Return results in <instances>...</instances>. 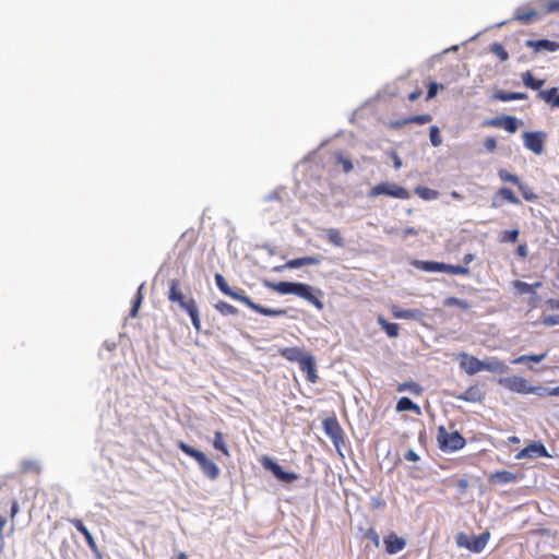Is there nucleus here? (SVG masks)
I'll return each mask as SVG.
<instances>
[{"label":"nucleus","instance_id":"f257e3e1","mask_svg":"<svg viewBox=\"0 0 559 559\" xmlns=\"http://www.w3.org/2000/svg\"><path fill=\"white\" fill-rule=\"evenodd\" d=\"M437 440L439 448L444 452H454L462 449L466 441L459 431L449 432L445 427L438 428Z\"/></svg>","mask_w":559,"mask_h":559},{"label":"nucleus","instance_id":"f03ea898","mask_svg":"<svg viewBox=\"0 0 559 559\" xmlns=\"http://www.w3.org/2000/svg\"><path fill=\"white\" fill-rule=\"evenodd\" d=\"M235 300H239L242 304L247 305L250 309L253 311L266 316V317H284L287 314V309H273L263 307L259 304L253 302L249 296L246 295V293L242 289L235 290L233 289L231 293L228 295Z\"/></svg>","mask_w":559,"mask_h":559},{"label":"nucleus","instance_id":"7ed1b4c3","mask_svg":"<svg viewBox=\"0 0 559 559\" xmlns=\"http://www.w3.org/2000/svg\"><path fill=\"white\" fill-rule=\"evenodd\" d=\"M490 534L488 532L481 533L478 536L469 537L464 533H459L455 536V540L459 547H464L472 552H480L486 547L489 540Z\"/></svg>","mask_w":559,"mask_h":559},{"label":"nucleus","instance_id":"20e7f679","mask_svg":"<svg viewBox=\"0 0 559 559\" xmlns=\"http://www.w3.org/2000/svg\"><path fill=\"white\" fill-rule=\"evenodd\" d=\"M417 265L425 272H444L455 275H466L469 273V269L467 266L452 265L443 262L418 261Z\"/></svg>","mask_w":559,"mask_h":559},{"label":"nucleus","instance_id":"39448f33","mask_svg":"<svg viewBox=\"0 0 559 559\" xmlns=\"http://www.w3.org/2000/svg\"><path fill=\"white\" fill-rule=\"evenodd\" d=\"M385 194L395 199L407 200L411 198V193L403 187L391 182H381L374 186L368 193L369 198Z\"/></svg>","mask_w":559,"mask_h":559},{"label":"nucleus","instance_id":"423d86ee","mask_svg":"<svg viewBox=\"0 0 559 559\" xmlns=\"http://www.w3.org/2000/svg\"><path fill=\"white\" fill-rule=\"evenodd\" d=\"M323 295L321 289L314 288L309 284L300 283L296 293V296L302 298L308 301L310 305L314 306L318 310H322L324 305L321 300V296Z\"/></svg>","mask_w":559,"mask_h":559},{"label":"nucleus","instance_id":"0eeeda50","mask_svg":"<svg viewBox=\"0 0 559 559\" xmlns=\"http://www.w3.org/2000/svg\"><path fill=\"white\" fill-rule=\"evenodd\" d=\"M262 466L270 471L274 477L282 483L289 484L298 479V475L296 473L285 472L282 466L271 457L264 456L262 460Z\"/></svg>","mask_w":559,"mask_h":559},{"label":"nucleus","instance_id":"6e6552de","mask_svg":"<svg viewBox=\"0 0 559 559\" xmlns=\"http://www.w3.org/2000/svg\"><path fill=\"white\" fill-rule=\"evenodd\" d=\"M545 138L546 134L542 131L523 132L524 146L537 155L544 152Z\"/></svg>","mask_w":559,"mask_h":559},{"label":"nucleus","instance_id":"1a4fd4ad","mask_svg":"<svg viewBox=\"0 0 559 559\" xmlns=\"http://www.w3.org/2000/svg\"><path fill=\"white\" fill-rule=\"evenodd\" d=\"M499 383L506 389L518 393H533L535 388L531 386L522 377L513 376L499 379Z\"/></svg>","mask_w":559,"mask_h":559},{"label":"nucleus","instance_id":"9d476101","mask_svg":"<svg viewBox=\"0 0 559 559\" xmlns=\"http://www.w3.org/2000/svg\"><path fill=\"white\" fill-rule=\"evenodd\" d=\"M323 429L335 447L343 443V429L335 417L325 418L323 420Z\"/></svg>","mask_w":559,"mask_h":559},{"label":"nucleus","instance_id":"9b49d317","mask_svg":"<svg viewBox=\"0 0 559 559\" xmlns=\"http://www.w3.org/2000/svg\"><path fill=\"white\" fill-rule=\"evenodd\" d=\"M549 454L547 449L542 442H533L525 447L523 450L519 452L516 455L518 459L528 457V459H537V457H548Z\"/></svg>","mask_w":559,"mask_h":559},{"label":"nucleus","instance_id":"f8f14e48","mask_svg":"<svg viewBox=\"0 0 559 559\" xmlns=\"http://www.w3.org/2000/svg\"><path fill=\"white\" fill-rule=\"evenodd\" d=\"M198 464H199V467L200 469L202 471V473L211 480H215L218 478L219 474H221V469L219 467L212 461L210 460L206 454L204 456H202V459H200L198 461Z\"/></svg>","mask_w":559,"mask_h":559},{"label":"nucleus","instance_id":"ddd939ff","mask_svg":"<svg viewBox=\"0 0 559 559\" xmlns=\"http://www.w3.org/2000/svg\"><path fill=\"white\" fill-rule=\"evenodd\" d=\"M461 358L460 365L466 373L472 376L483 370V360L474 356H468L466 353H462Z\"/></svg>","mask_w":559,"mask_h":559},{"label":"nucleus","instance_id":"4468645a","mask_svg":"<svg viewBox=\"0 0 559 559\" xmlns=\"http://www.w3.org/2000/svg\"><path fill=\"white\" fill-rule=\"evenodd\" d=\"M525 45L527 47L534 48V50L536 52H540V51L555 52V51L559 50V43L549 40V39H538V40L528 39V40H526Z\"/></svg>","mask_w":559,"mask_h":559},{"label":"nucleus","instance_id":"2eb2a0df","mask_svg":"<svg viewBox=\"0 0 559 559\" xmlns=\"http://www.w3.org/2000/svg\"><path fill=\"white\" fill-rule=\"evenodd\" d=\"M70 522L83 535L91 550L99 557L100 554L98 551L95 539L91 532L87 530V527L84 525V523L79 519H73Z\"/></svg>","mask_w":559,"mask_h":559},{"label":"nucleus","instance_id":"dca6fc26","mask_svg":"<svg viewBox=\"0 0 559 559\" xmlns=\"http://www.w3.org/2000/svg\"><path fill=\"white\" fill-rule=\"evenodd\" d=\"M456 400L465 401V402H481L484 399V393L478 385H472L466 389L464 392L460 394L453 395Z\"/></svg>","mask_w":559,"mask_h":559},{"label":"nucleus","instance_id":"f3484780","mask_svg":"<svg viewBox=\"0 0 559 559\" xmlns=\"http://www.w3.org/2000/svg\"><path fill=\"white\" fill-rule=\"evenodd\" d=\"M299 282H278V283H271L266 282L265 286L282 294V295H296Z\"/></svg>","mask_w":559,"mask_h":559},{"label":"nucleus","instance_id":"a211bd4d","mask_svg":"<svg viewBox=\"0 0 559 559\" xmlns=\"http://www.w3.org/2000/svg\"><path fill=\"white\" fill-rule=\"evenodd\" d=\"M385 550L390 555H394L403 550L406 546V542L404 538L396 536L395 534H390L384 538Z\"/></svg>","mask_w":559,"mask_h":559},{"label":"nucleus","instance_id":"6ab92c4d","mask_svg":"<svg viewBox=\"0 0 559 559\" xmlns=\"http://www.w3.org/2000/svg\"><path fill=\"white\" fill-rule=\"evenodd\" d=\"M391 312L395 319L402 320H418L421 317V311L418 309H403L397 306H393Z\"/></svg>","mask_w":559,"mask_h":559},{"label":"nucleus","instance_id":"aec40b11","mask_svg":"<svg viewBox=\"0 0 559 559\" xmlns=\"http://www.w3.org/2000/svg\"><path fill=\"white\" fill-rule=\"evenodd\" d=\"M320 262H321V259L319 257L309 255V257H302V258L289 260L286 262L284 267L299 269L305 265H318V264H320Z\"/></svg>","mask_w":559,"mask_h":559},{"label":"nucleus","instance_id":"412c9836","mask_svg":"<svg viewBox=\"0 0 559 559\" xmlns=\"http://www.w3.org/2000/svg\"><path fill=\"white\" fill-rule=\"evenodd\" d=\"M528 95L521 92H507L499 90L492 94V98L500 102L527 99Z\"/></svg>","mask_w":559,"mask_h":559},{"label":"nucleus","instance_id":"4be33fe9","mask_svg":"<svg viewBox=\"0 0 559 559\" xmlns=\"http://www.w3.org/2000/svg\"><path fill=\"white\" fill-rule=\"evenodd\" d=\"M432 120V117L428 114L409 116L393 123V127L400 128L409 123L426 124Z\"/></svg>","mask_w":559,"mask_h":559},{"label":"nucleus","instance_id":"5701e85b","mask_svg":"<svg viewBox=\"0 0 559 559\" xmlns=\"http://www.w3.org/2000/svg\"><path fill=\"white\" fill-rule=\"evenodd\" d=\"M537 97L547 104H550L552 107H559V90L557 87L542 90L538 92Z\"/></svg>","mask_w":559,"mask_h":559},{"label":"nucleus","instance_id":"b1692460","mask_svg":"<svg viewBox=\"0 0 559 559\" xmlns=\"http://www.w3.org/2000/svg\"><path fill=\"white\" fill-rule=\"evenodd\" d=\"M186 299L183 293L179 288L178 280H171L169 282L168 300L170 302L180 304Z\"/></svg>","mask_w":559,"mask_h":559},{"label":"nucleus","instance_id":"393cba45","mask_svg":"<svg viewBox=\"0 0 559 559\" xmlns=\"http://www.w3.org/2000/svg\"><path fill=\"white\" fill-rule=\"evenodd\" d=\"M301 369L307 372V380L311 383L317 381L316 364L311 356L305 357L301 360Z\"/></svg>","mask_w":559,"mask_h":559},{"label":"nucleus","instance_id":"a878e982","mask_svg":"<svg viewBox=\"0 0 559 559\" xmlns=\"http://www.w3.org/2000/svg\"><path fill=\"white\" fill-rule=\"evenodd\" d=\"M397 412H414L416 414H420V407L414 403L409 397L403 396L397 401L396 404Z\"/></svg>","mask_w":559,"mask_h":559},{"label":"nucleus","instance_id":"bb28decb","mask_svg":"<svg viewBox=\"0 0 559 559\" xmlns=\"http://www.w3.org/2000/svg\"><path fill=\"white\" fill-rule=\"evenodd\" d=\"M523 84L534 91H538L545 84V80L536 79L530 71L522 73Z\"/></svg>","mask_w":559,"mask_h":559},{"label":"nucleus","instance_id":"cd10ccee","mask_svg":"<svg viewBox=\"0 0 559 559\" xmlns=\"http://www.w3.org/2000/svg\"><path fill=\"white\" fill-rule=\"evenodd\" d=\"M281 356L286 358L289 361H299L305 358L302 357V350L298 347H285L280 350Z\"/></svg>","mask_w":559,"mask_h":559},{"label":"nucleus","instance_id":"c85d7f7f","mask_svg":"<svg viewBox=\"0 0 559 559\" xmlns=\"http://www.w3.org/2000/svg\"><path fill=\"white\" fill-rule=\"evenodd\" d=\"M377 321L389 337H396L399 335V324L386 321L382 316H379Z\"/></svg>","mask_w":559,"mask_h":559},{"label":"nucleus","instance_id":"c756f323","mask_svg":"<svg viewBox=\"0 0 559 559\" xmlns=\"http://www.w3.org/2000/svg\"><path fill=\"white\" fill-rule=\"evenodd\" d=\"M515 474L509 471H500L491 475V480L496 484H510L515 481Z\"/></svg>","mask_w":559,"mask_h":559},{"label":"nucleus","instance_id":"7c9ffc66","mask_svg":"<svg viewBox=\"0 0 559 559\" xmlns=\"http://www.w3.org/2000/svg\"><path fill=\"white\" fill-rule=\"evenodd\" d=\"M537 15V11L535 9H531L527 12H522L521 8H518L514 12L513 19L519 21L522 25H528L532 22V19Z\"/></svg>","mask_w":559,"mask_h":559},{"label":"nucleus","instance_id":"2f4dec72","mask_svg":"<svg viewBox=\"0 0 559 559\" xmlns=\"http://www.w3.org/2000/svg\"><path fill=\"white\" fill-rule=\"evenodd\" d=\"M483 370L503 373L508 370V367L503 361L499 359H491L488 361H483Z\"/></svg>","mask_w":559,"mask_h":559},{"label":"nucleus","instance_id":"473e14b6","mask_svg":"<svg viewBox=\"0 0 559 559\" xmlns=\"http://www.w3.org/2000/svg\"><path fill=\"white\" fill-rule=\"evenodd\" d=\"M404 391H408L414 395H420L423 392V388L417 382L406 381V382L400 383L397 385V392H404Z\"/></svg>","mask_w":559,"mask_h":559},{"label":"nucleus","instance_id":"72a5a7b5","mask_svg":"<svg viewBox=\"0 0 559 559\" xmlns=\"http://www.w3.org/2000/svg\"><path fill=\"white\" fill-rule=\"evenodd\" d=\"M325 233H326V239L329 240V242H331L335 247H340V248L344 247V239H343L341 233L338 231V229L329 228L325 230Z\"/></svg>","mask_w":559,"mask_h":559},{"label":"nucleus","instance_id":"f704fd0d","mask_svg":"<svg viewBox=\"0 0 559 559\" xmlns=\"http://www.w3.org/2000/svg\"><path fill=\"white\" fill-rule=\"evenodd\" d=\"M520 120L513 116H503L502 129L509 133H515L519 129Z\"/></svg>","mask_w":559,"mask_h":559},{"label":"nucleus","instance_id":"c9c22d12","mask_svg":"<svg viewBox=\"0 0 559 559\" xmlns=\"http://www.w3.org/2000/svg\"><path fill=\"white\" fill-rule=\"evenodd\" d=\"M415 192L421 199L427 201L436 200L439 195L438 191L421 186L416 187Z\"/></svg>","mask_w":559,"mask_h":559},{"label":"nucleus","instance_id":"e433bc0d","mask_svg":"<svg viewBox=\"0 0 559 559\" xmlns=\"http://www.w3.org/2000/svg\"><path fill=\"white\" fill-rule=\"evenodd\" d=\"M144 285H145V283H142L139 286V288H138L135 298L133 300L132 308L130 310V317H132V318H135L138 316L139 308H140V306L142 304V300H143V288H144Z\"/></svg>","mask_w":559,"mask_h":559},{"label":"nucleus","instance_id":"4c0bfd02","mask_svg":"<svg viewBox=\"0 0 559 559\" xmlns=\"http://www.w3.org/2000/svg\"><path fill=\"white\" fill-rule=\"evenodd\" d=\"M213 447H214V449L221 451L225 455H227V456L229 455L228 448L224 441V436L221 431H216L214 433Z\"/></svg>","mask_w":559,"mask_h":559},{"label":"nucleus","instance_id":"58836bf2","mask_svg":"<svg viewBox=\"0 0 559 559\" xmlns=\"http://www.w3.org/2000/svg\"><path fill=\"white\" fill-rule=\"evenodd\" d=\"M215 309L222 313L223 316H229V314H237L238 309L234 307L233 305H229L225 301L219 300L215 304Z\"/></svg>","mask_w":559,"mask_h":559},{"label":"nucleus","instance_id":"ea45409f","mask_svg":"<svg viewBox=\"0 0 559 559\" xmlns=\"http://www.w3.org/2000/svg\"><path fill=\"white\" fill-rule=\"evenodd\" d=\"M498 194L503 198L506 201L512 204H520L519 198L514 194V192L507 187H502L498 190Z\"/></svg>","mask_w":559,"mask_h":559},{"label":"nucleus","instance_id":"a19ab883","mask_svg":"<svg viewBox=\"0 0 559 559\" xmlns=\"http://www.w3.org/2000/svg\"><path fill=\"white\" fill-rule=\"evenodd\" d=\"M490 51L496 55L501 61L509 59V53L500 43H493L490 45Z\"/></svg>","mask_w":559,"mask_h":559},{"label":"nucleus","instance_id":"79ce46f5","mask_svg":"<svg viewBox=\"0 0 559 559\" xmlns=\"http://www.w3.org/2000/svg\"><path fill=\"white\" fill-rule=\"evenodd\" d=\"M443 305L447 307H453L456 306L463 310H466L469 308L468 302L465 299H460L456 297H448L444 299Z\"/></svg>","mask_w":559,"mask_h":559},{"label":"nucleus","instance_id":"37998d69","mask_svg":"<svg viewBox=\"0 0 559 559\" xmlns=\"http://www.w3.org/2000/svg\"><path fill=\"white\" fill-rule=\"evenodd\" d=\"M215 283H216V286L218 287V289L223 294L228 296L231 293L233 288L228 285L225 277L222 274H219V273L215 274Z\"/></svg>","mask_w":559,"mask_h":559},{"label":"nucleus","instance_id":"c03bdc74","mask_svg":"<svg viewBox=\"0 0 559 559\" xmlns=\"http://www.w3.org/2000/svg\"><path fill=\"white\" fill-rule=\"evenodd\" d=\"M518 188L526 201L533 202V201L537 200V194L527 185L520 181V185H518Z\"/></svg>","mask_w":559,"mask_h":559},{"label":"nucleus","instance_id":"a18cd8bd","mask_svg":"<svg viewBox=\"0 0 559 559\" xmlns=\"http://www.w3.org/2000/svg\"><path fill=\"white\" fill-rule=\"evenodd\" d=\"M498 176L502 181L512 182L516 186L520 185V181H521L516 175H513L506 169H499Z\"/></svg>","mask_w":559,"mask_h":559},{"label":"nucleus","instance_id":"49530a36","mask_svg":"<svg viewBox=\"0 0 559 559\" xmlns=\"http://www.w3.org/2000/svg\"><path fill=\"white\" fill-rule=\"evenodd\" d=\"M178 306L182 310H185L188 314H190L199 309L197 306V302L193 298H186L183 301L178 304Z\"/></svg>","mask_w":559,"mask_h":559},{"label":"nucleus","instance_id":"de8ad7c7","mask_svg":"<svg viewBox=\"0 0 559 559\" xmlns=\"http://www.w3.org/2000/svg\"><path fill=\"white\" fill-rule=\"evenodd\" d=\"M429 135H430V142H431L432 146L438 147V146H440L442 144V139L440 136V131H439V128L437 126H431L430 127Z\"/></svg>","mask_w":559,"mask_h":559},{"label":"nucleus","instance_id":"09e8293b","mask_svg":"<svg viewBox=\"0 0 559 559\" xmlns=\"http://www.w3.org/2000/svg\"><path fill=\"white\" fill-rule=\"evenodd\" d=\"M514 287L520 294H535L534 285L522 281H515Z\"/></svg>","mask_w":559,"mask_h":559},{"label":"nucleus","instance_id":"8fccbe9b","mask_svg":"<svg viewBox=\"0 0 559 559\" xmlns=\"http://www.w3.org/2000/svg\"><path fill=\"white\" fill-rule=\"evenodd\" d=\"M519 237L518 229L504 230L501 236V241L504 242H516Z\"/></svg>","mask_w":559,"mask_h":559},{"label":"nucleus","instance_id":"3c124183","mask_svg":"<svg viewBox=\"0 0 559 559\" xmlns=\"http://www.w3.org/2000/svg\"><path fill=\"white\" fill-rule=\"evenodd\" d=\"M283 191V188H277L274 191L270 192L267 195L264 197V201L266 202H278L280 206H282V198L281 193Z\"/></svg>","mask_w":559,"mask_h":559},{"label":"nucleus","instance_id":"603ef678","mask_svg":"<svg viewBox=\"0 0 559 559\" xmlns=\"http://www.w3.org/2000/svg\"><path fill=\"white\" fill-rule=\"evenodd\" d=\"M177 447L185 453L187 454L188 456L190 457H193V455L195 454V452L198 451L197 449H194L193 447L187 444L186 442L183 441H178L177 442Z\"/></svg>","mask_w":559,"mask_h":559},{"label":"nucleus","instance_id":"864d4df0","mask_svg":"<svg viewBox=\"0 0 559 559\" xmlns=\"http://www.w3.org/2000/svg\"><path fill=\"white\" fill-rule=\"evenodd\" d=\"M442 87H443V85H440L437 82H430L428 85V91H427V96H426L427 100L432 99L437 95L439 88H442Z\"/></svg>","mask_w":559,"mask_h":559},{"label":"nucleus","instance_id":"5fc2aeb1","mask_svg":"<svg viewBox=\"0 0 559 559\" xmlns=\"http://www.w3.org/2000/svg\"><path fill=\"white\" fill-rule=\"evenodd\" d=\"M542 323L546 326H554L559 324V314H550L542 318Z\"/></svg>","mask_w":559,"mask_h":559},{"label":"nucleus","instance_id":"6e6d98bb","mask_svg":"<svg viewBox=\"0 0 559 559\" xmlns=\"http://www.w3.org/2000/svg\"><path fill=\"white\" fill-rule=\"evenodd\" d=\"M337 163L342 165L344 173H349L354 168L353 163L342 155L337 157Z\"/></svg>","mask_w":559,"mask_h":559},{"label":"nucleus","instance_id":"4d7b16f0","mask_svg":"<svg viewBox=\"0 0 559 559\" xmlns=\"http://www.w3.org/2000/svg\"><path fill=\"white\" fill-rule=\"evenodd\" d=\"M192 325L197 331L201 330V321H200V314L199 309L192 313L189 314Z\"/></svg>","mask_w":559,"mask_h":559},{"label":"nucleus","instance_id":"13d9d810","mask_svg":"<svg viewBox=\"0 0 559 559\" xmlns=\"http://www.w3.org/2000/svg\"><path fill=\"white\" fill-rule=\"evenodd\" d=\"M484 146L485 148L488 151V152H492L496 150L497 147V141L495 138L492 136H488L485 142H484Z\"/></svg>","mask_w":559,"mask_h":559},{"label":"nucleus","instance_id":"bf43d9fd","mask_svg":"<svg viewBox=\"0 0 559 559\" xmlns=\"http://www.w3.org/2000/svg\"><path fill=\"white\" fill-rule=\"evenodd\" d=\"M502 120H503V116L491 118L486 121V124L489 127H493V128H502Z\"/></svg>","mask_w":559,"mask_h":559},{"label":"nucleus","instance_id":"052dcab7","mask_svg":"<svg viewBox=\"0 0 559 559\" xmlns=\"http://www.w3.org/2000/svg\"><path fill=\"white\" fill-rule=\"evenodd\" d=\"M404 459L406 461H411V462H417L419 460V455L413 450V449H409L408 451H406V453L404 454Z\"/></svg>","mask_w":559,"mask_h":559},{"label":"nucleus","instance_id":"680f3d73","mask_svg":"<svg viewBox=\"0 0 559 559\" xmlns=\"http://www.w3.org/2000/svg\"><path fill=\"white\" fill-rule=\"evenodd\" d=\"M557 11H559V0L549 1L546 4V12L551 13Z\"/></svg>","mask_w":559,"mask_h":559},{"label":"nucleus","instance_id":"e2e57ef3","mask_svg":"<svg viewBox=\"0 0 559 559\" xmlns=\"http://www.w3.org/2000/svg\"><path fill=\"white\" fill-rule=\"evenodd\" d=\"M23 468L24 471H38V465L36 462L33 461H24L23 462Z\"/></svg>","mask_w":559,"mask_h":559},{"label":"nucleus","instance_id":"0e129e2a","mask_svg":"<svg viewBox=\"0 0 559 559\" xmlns=\"http://www.w3.org/2000/svg\"><path fill=\"white\" fill-rule=\"evenodd\" d=\"M391 156H392V159H393L394 168L395 169H400L402 167V159L400 158V156L397 155V153L395 151H393L391 153Z\"/></svg>","mask_w":559,"mask_h":559},{"label":"nucleus","instance_id":"69168bd1","mask_svg":"<svg viewBox=\"0 0 559 559\" xmlns=\"http://www.w3.org/2000/svg\"><path fill=\"white\" fill-rule=\"evenodd\" d=\"M545 357H546V353L540 354V355H536V354L527 355L528 361H533V362H540L542 360H544Z\"/></svg>","mask_w":559,"mask_h":559},{"label":"nucleus","instance_id":"338daca9","mask_svg":"<svg viewBox=\"0 0 559 559\" xmlns=\"http://www.w3.org/2000/svg\"><path fill=\"white\" fill-rule=\"evenodd\" d=\"M516 253L520 255V257H526L527 255V248H526V245L523 243V245H520L516 249Z\"/></svg>","mask_w":559,"mask_h":559},{"label":"nucleus","instance_id":"774afa93","mask_svg":"<svg viewBox=\"0 0 559 559\" xmlns=\"http://www.w3.org/2000/svg\"><path fill=\"white\" fill-rule=\"evenodd\" d=\"M547 305L550 309H559V300L558 299H549Z\"/></svg>","mask_w":559,"mask_h":559}]
</instances>
